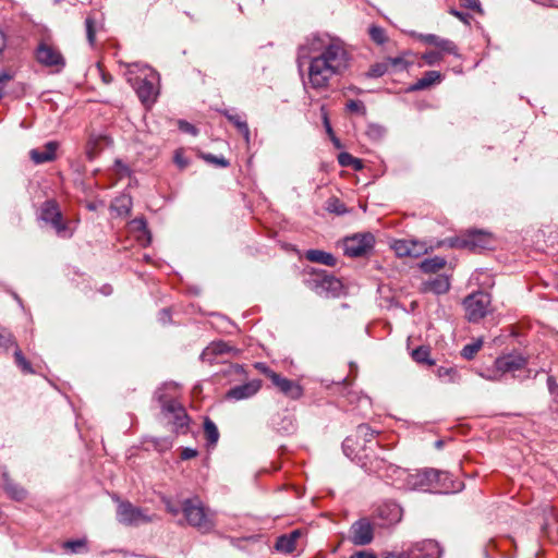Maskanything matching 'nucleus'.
I'll return each instance as SVG.
<instances>
[{
    "mask_svg": "<svg viewBox=\"0 0 558 558\" xmlns=\"http://www.w3.org/2000/svg\"><path fill=\"white\" fill-rule=\"evenodd\" d=\"M114 166L118 169L117 171L120 175H125L129 173V168L121 160L117 159Z\"/></svg>",
    "mask_w": 558,
    "mask_h": 558,
    "instance_id": "obj_56",
    "label": "nucleus"
},
{
    "mask_svg": "<svg viewBox=\"0 0 558 558\" xmlns=\"http://www.w3.org/2000/svg\"><path fill=\"white\" fill-rule=\"evenodd\" d=\"M155 398L160 404L161 414L173 425L175 433H184L190 421L184 407L177 399L167 397L163 388L155 392Z\"/></svg>",
    "mask_w": 558,
    "mask_h": 558,
    "instance_id": "obj_3",
    "label": "nucleus"
},
{
    "mask_svg": "<svg viewBox=\"0 0 558 558\" xmlns=\"http://www.w3.org/2000/svg\"><path fill=\"white\" fill-rule=\"evenodd\" d=\"M262 388L260 379H252L243 385L234 386L228 390L226 397L233 400H243L253 397Z\"/></svg>",
    "mask_w": 558,
    "mask_h": 558,
    "instance_id": "obj_18",
    "label": "nucleus"
},
{
    "mask_svg": "<svg viewBox=\"0 0 558 558\" xmlns=\"http://www.w3.org/2000/svg\"><path fill=\"white\" fill-rule=\"evenodd\" d=\"M0 345L5 348V349H9L12 345H14L15 348L17 347L16 345V341H15L14 337L11 333L3 335V338L0 341Z\"/></svg>",
    "mask_w": 558,
    "mask_h": 558,
    "instance_id": "obj_50",
    "label": "nucleus"
},
{
    "mask_svg": "<svg viewBox=\"0 0 558 558\" xmlns=\"http://www.w3.org/2000/svg\"><path fill=\"white\" fill-rule=\"evenodd\" d=\"M305 257L312 263H318L326 266L332 267L337 264V259L332 254L320 250H308L305 253Z\"/></svg>",
    "mask_w": 558,
    "mask_h": 558,
    "instance_id": "obj_29",
    "label": "nucleus"
},
{
    "mask_svg": "<svg viewBox=\"0 0 558 558\" xmlns=\"http://www.w3.org/2000/svg\"><path fill=\"white\" fill-rule=\"evenodd\" d=\"M310 287L318 295L329 298L337 296L340 293L342 283L338 278L328 274L326 270H318L313 272Z\"/></svg>",
    "mask_w": 558,
    "mask_h": 558,
    "instance_id": "obj_9",
    "label": "nucleus"
},
{
    "mask_svg": "<svg viewBox=\"0 0 558 558\" xmlns=\"http://www.w3.org/2000/svg\"><path fill=\"white\" fill-rule=\"evenodd\" d=\"M7 46V37L5 34L0 29V52L4 50Z\"/></svg>",
    "mask_w": 558,
    "mask_h": 558,
    "instance_id": "obj_59",
    "label": "nucleus"
},
{
    "mask_svg": "<svg viewBox=\"0 0 558 558\" xmlns=\"http://www.w3.org/2000/svg\"><path fill=\"white\" fill-rule=\"evenodd\" d=\"M448 478V473L435 469H425L410 473L405 477V485L409 489L427 490L439 488L438 484Z\"/></svg>",
    "mask_w": 558,
    "mask_h": 558,
    "instance_id": "obj_7",
    "label": "nucleus"
},
{
    "mask_svg": "<svg viewBox=\"0 0 558 558\" xmlns=\"http://www.w3.org/2000/svg\"><path fill=\"white\" fill-rule=\"evenodd\" d=\"M204 434L209 446H215L219 439V432L216 424L208 417L204 421Z\"/></svg>",
    "mask_w": 558,
    "mask_h": 558,
    "instance_id": "obj_33",
    "label": "nucleus"
},
{
    "mask_svg": "<svg viewBox=\"0 0 558 558\" xmlns=\"http://www.w3.org/2000/svg\"><path fill=\"white\" fill-rule=\"evenodd\" d=\"M450 14H452L456 17H458L460 21H462L464 23H469L470 15L468 13L458 11L456 9H451L450 10Z\"/></svg>",
    "mask_w": 558,
    "mask_h": 558,
    "instance_id": "obj_55",
    "label": "nucleus"
},
{
    "mask_svg": "<svg viewBox=\"0 0 558 558\" xmlns=\"http://www.w3.org/2000/svg\"><path fill=\"white\" fill-rule=\"evenodd\" d=\"M86 542L84 539H73L68 541L63 544L65 549H69L71 553H77L81 548H84Z\"/></svg>",
    "mask_w": 558,
    "mask_h": 558,
    "instance_id": "obj_47",
    "label": "nucleus"
},
{
    "mask_svg": "<svg viewBox=\"0 0 558 558\" xmlns=\"http://www.w3.org/2000/svg\"><path fill=\"white\" fill-rule=\"evenodd\" d=\"M441 550L437 542L425 539L416 543L410 550L401 553L397 558H440Z\"/></svg>",
    "mask_w": 558,
    "mask_h": 558,
    "instance_id": "obj_14",
    "label": "nucleus"
},
{
    "mask_svg": "<svg viewBox=\"0 0 558 558\" xmlns=\"http://www.w3.org/2000/svg\"><path fill=\"white\" fill-rule=\"evenodd\" d=\"M459 1L462 7H465L468 9L474 10V9L478 8V3L476 0H459Z\"/></svg>",
    "mask_w": 558,
    "mask_h": 558,
    "instance_id": "obj_57",
    "label": "nucleus"
},
{
    "mask_svg": "<svg viewBox=\"0 0 558 558\" xmlns=\"http://www.w3.org/2000/svg\"><path fill=\"white\" fill-rule=\"evenodd\" d=\"M117 519L125 525H140L153 521V518L147 515L143 509L133 506L130 501H119Z\"/></svg>",
    "mask_w": 558,
    "mask_h": 558,
    "instance_id": "obj_12",
    "label": "nucleus"
},
{
    "mask_svg": "<svg viewBox=\"0 0 558 558\" xmlns=\"http://www.w3.org/2000/svg\"><path fill=\"white\" fill-rule=\"evenodd\" d=\"M204 159L215 166H218V167H221V168H227L229 167L230 162L229 160H227L225 157H217L215 155H211V154H207L204 156Z\"/></svg>",
    "mask_w": 558,
    "mask_h": 558,
    "instance_id": "obj_45",
    "label": "nucleus"
},
{
    "mask_svg": "<svg viewBox=\"0 0 558 558\" xmlns=\"http://www.w3.org/2000/svg\"><path fill=\"white\" fill-rule=\"evenodd\" d=\"M411 356L418 364H425L427 366L435 364L434 360L430 359V349L425 345H421L414 349L411 353Z\"/></svg>",
    "mask_w": 558,
    "mask_h": 558,
    "instance_id": "obj_32",
    "label": "nucleus"
},
{
    "mask_svg": "<svg viewBox=\"0 0 558 558\" xmlns=\"http://www.w3.org/2000/svg\"><path fill=\"white\" fill-rule=\"evenodd\" d=\"M371 39L377 45H383L387 41L386 32L383 27L372 25L368 29Z\"/></svg>",
    "mask_w": 558,
    "mask_h": 558,
    "instance_id": "obj_40",
    "label": "nucleus"
},
{
    "mask_svg": "<svg viewBox=\"0 0 558 558\" xmlns=\"http://www.w3.org/2000/svg\"><path fill=\"white\" fill-rule=\"evenodd\" d=\"M269 379L279 392L291 400H299L303 396V388L295 380L283 377L278 373H270Z\"/></svg>",
    "mask_w": 558,
    "mask_h": 558,
    "instance_id": "obj_15",
    "label": "nucleus"
},
{
    "mask_svg": "<svg viewBox=\"0 0 558 558\" xmlns=\"http://www.w3.org/2000/svg\"><path fill=\"white\" fill-rule=\"evenodd\" d=\"M85 29L88 44L94 46L96 41V20L94 16L88 15L85 19Z\"/></svg>",
    "mask_w": 558,
    "mask_h": 558,
    "instance_id": "obj_38",
    "label": "nucleus"
},
{
    "mask_svg": "<svg viewBox=\"0 0 558 558\" xmlns=\"http://www.w3.org/2000/svg\"><path fill=\"white\" fill-rule=\"evenodd\" d=\"M233 351V348L230 347L225 341H214L208 347L204 349L202 352L201 359L208 363H214L215 357L218 355H222Z\"/></svg>",
    "mask_w": 558,
    "mask_h": 558,
    "instance_id": "obj_25",
    "label": "nucleus"
},
{
    "mask_svg": "<svg viewBox=\"0 0 558 558\" xmlns=\"http://www.w3.org/2000/svg\"><path fill=\"white\" fill-rule=\"evenodd\" d=\"M328 209L330 211H335L337 214H342L344 213V206L342 204H340V202L335 198L332 199L330 203H329V206H328Z\"/></svg>",
    "mask_w": 558,
    "mask_h": 558,
    "instance_id": "obj_51",
    "label": "nucleus"
},
{
    "mask_svg": "<svg viewBox=\"0 0 558 558\" xmlns=\"http://www.w3.org/2000/svg\"><path fill=\"white\" fill-rule=\"evenodd\" d=\"M11 76L7 74L5 72H0V84L9 81Z\"/></svg>",
    "mask_w": 558,
    "mask_h": 558,
    "instance_id": "obj_62",
    "label": "nucleus"
},
{
    "mask_svg": "<svg viewBox=\"0 0 558 558\" xmlns=\"http://www.w3.org/2000/svg\"><path fill=\"white\" fill-rule=\"evenodd\" d=\"M441 80L442 75L439 71H427L409 89L411 92L427 89L433 85L439 84Z\"/></svg>",
    "mask_w": 558,
    "mask_h": 558,
    "instance_id": "obj_28",
    "label": "nucleus"
},
{
    "mask_svg": "<svg viewBox=\"0 0 558 558\" xmlns=\"http://www.w3.org/2000/svg\"><path fill=\"white\" fill-rule=\"evenodd\" d=\"M442 446H444V441H442V440H437V441L435 442V447H436L437 449L442 448Z\"/></svg>",
    "mask_w": 558,
    "mask_h": 558,
    "instance_id": "obj_64",
    "label": "nucleus"
},
{
    "mask_svg": "<svg viewBox=\"0 0 558 558\" xmlns=\"http://www.w3.org/2000/svg\"><path fill=\"white\" fill-rule=\"evenodd\" d=\"M221 113L238 129V131L243 135L245 142L250 143L251 132L245 117L228 109L222 110Z\"/></svg>",
    "mask_w": 558,
    "mask_h": 558,
    "instance_id": "obj_27",
    "label": "nucleus"
},
{
    "mask_svg": "<svg viewBox=\"0 0 558 558\" xmlns=\"http://www.w3.org/2000/svg\"><path fill=\"white\" fill-rule=\"evenodd\" d=\"M112 144V140L105 134L92 135L86 144V156L94 160L100 151Z\"/></svg>",
    "mask_w": 558,
    "mask_h": 558,
    "instance_id": "obj_22",
    "label": "nucleus"
},
{
    "mask_svg": "<svg viewBox=\"0 0 558 558\" xmlns=\"http://www.w3.org/2000/svg\"><path fill=\"white\" fill-rule=\"evenodd\" d=\"M338 161L342 167H353L354 169H360L362 167L361 160L349 153L339 154Z\"/></svg>",
    "mask_w": 558,
    "mask_h": 558,
    "instance_id": "obj_39",
    "label": "nucleus"
},
{
    "mask_svg": "<svg viewBox=\"0 0 558 558\" xmlns=\"http://www.w3.org/2000/svg\"><path fill=\"white\" fill-rule=\"evenodd\" d=\"M389 70L387 60L385 62L376 63L372 65L367 72L369 77H380Z\"/></svg>",
    "mask_w": 558,
    "mask_h": 558,
    "instance_id": "obj_41",
    "label": "nucleus"
},
{
    "mask_svg": "<svg viewBox=\"0 0 558 558\" xmlns=\"http://www.w3.org/2000/svg\"><path fill=\"white\" fill-rule=\"evenodd\" d=\"M324 124H325V126H326V131H327V133H328L329 135L333 136L332 128H331V125H330V123H329V120H328V118H327L326 116H325V118H324Z\"/></svg>",
    "mask_w": 558,
    "mask_h": 558,
    "instance_id": "obj_60",
    "label": "nucleus"
},
{
    "mask_svg": "<svg viewBox=\"0 0 558 558\" xmlns=\"http://www.w3.org/2000/svg\"><path fill=\"white\" fill-rule=\"evenodd\" d=\"M163 502L166 505L167 511L172 515H178L182 511L181 507L173 505L170 499H163Z\"/></svg>",
    "mask_w": 558,
    "mask_h": 558,
    "instance_id": "obj_52",
    "label": "nucleus"
},
{
    "mask_svg": "<svg viewBox=\"0 0 558 558\" xmlns=\"http://www.w3.org/2000/svg\"><path fill=\"white\" fill-rule=\"evenodd\" d=\"M366 135L373 142H379L386 135V129L379 124H368L366 129Z\"/></svg>",
    "mask_w": 558,
    "mask_h": 558,
    "instance_id": "obj_36",
    "label": "nucleus"
},
{
    "mask_svg": "<svg viewBox=\"0 0 558 558\" xmlns=\"http://www.w3.org/2000/svg\"><path fill=\"white\" fill-rule=\"evenodd\" d=\"M375 236L371 232L348 236L343 242L344 254L349 257L366 256L374 247Z\"/></svg>",
    "mask_w": 558,
    "mask_h": 558,
    "instance_id": "obj_10",
    "label": "nucleus"
},
{
    "mask_svg": "<svg viewBox=\"0 0 558 558\" xmlns=\"http://www.w3.org/2000/svg\"><path fill=\"white\" fill-rule=\"evenodd\" d=\"M374 537V529L368 519L362 518L354 522L350 529V539L354 545L364 546Z\"/></svg>",
    "mask_w": 558,
    "mask_h": 558,
    "instance_id": "obj_16",
    "label": "nucleus"
},
{
    "mask_svg": "<svg viewBox=\"0 0 558 558\" xmlns=\"http://www.w3.org/2000/svg\"><path fill=\"white\" fill-rule=\"evenodd\" d=\"M342 450L348 458L356 461L366 472L377 473L383 469L384 459H379L368 452H373L374 448L372 446H364L362 449L356 450V441L353 437H347L343 440Z\"/></svg>",
    "mask_w": 558,
    "mask_h": 558,
    "instance_id": "obj_4",
    "label": "nucleus"
},
{
    "mask_svg": "<svg viewBox=\"0 0 558 558\" xmlns=\"http://www.w3.org/2000/svg\"><path fill=\"white\" fill-rule=\"evenodd\" d=\"M36 61L43 66L53 69L56 73L61 72L66 64L65 58L58 46L47 39L38 43L35 49Z\"/></svg>",
    "mask_w": 558,
    "mask_h": 558,
    "instance_id": "obj_5",
    "label": "nucleus"
},
{
    "mask_svg": "<svg viewBox=\"0 0 558 558\" xmlns=\"http://www.w3.org/2000/svg\"><path fill=\"white\" fill-rule=\"evenodd\" d=\"M418 38L425 44L437 47L440 53L459 56L457 45L450 39L441 38L435 34H420Z\"/></svg>",
    "mask_w": 558,
    "mask_h": 558,
    "instance_id": "obj_21",
    "label": "nucleus"
},
{
    "mask_svg": "<svg viewBox=\"0 0 558 558\" xmlns=\"http://www.w3.org/2000/svg\"><path fill=\"white\" fill-rule=\"evenodd\" d=\"M174 163L179 167V169H185L189 166V160L184 156L182 149H177L173 158Z\"/></svg>",
    "mask_w": 558,
    "mask_h": 558,
    "instance_id": "obj_49",
    "label": "nucleus"
},
{
    "mask_svg": "<svg viewBox=\"0 0 558 558\" xmlns=\"http://www.w3.org/2000/svg\"><path fill=\"white\" fill-rule=\"evenodd\" d=\"M197 450L196 449H193V448H183V450L181 451V459L182 460H189V459H192V458H195L197 456Z\"/></svg>",
    "mask_w": 558,
    "mask_h": 558,
    "instance_id": "obj_54",
    "label": "nucleus"
},
{
    "mask_svg": "<svg viewBox=\"0 0 558 558\" xmlns=\"http://www.w3.org/2000/svg\"><path fill=\"white\" fill-rule=\"evenodd\" d=\"M3 489L14 500H23L26 498V490L14 483L8 474H3Z\"/></svg>",
    "mask_w": 558,
    "mask_h": 558,
    "instance_id": "obj_30",
    "label": "nucleus"
},
{
    "mask_svg": "<svg viewBox=\"0 0 558 558\" xmlns=\"http://www.w3.org/2000/svg\"><path fill=\"white\" fill-rule=\"evenodd\" d=\"M299 62L308 59L307 82L305 86L322 92L329 87L330 81L341 75L349 66V53L338 38L314 36L310 47L299 48Z\"/></svg>",
    "mask_w": 558,
    "mask_h": 558,
    "instance_id": "obj_1",
    "label": "nucleus"
},
{
    "mask_svg": "<svg viewBox=\"0 0 558 558\" xmlns=\"http://www.w3.org/2000/svg\"><path fill=\"white\" fill-rule=\"evenodd\" d=\"M441 53L440 51H426L422 54V59L428 64L434 65L437 64L441 60Z\"/></svg>",
    "mask_w": 558,
    "mask_h": 558,
    "instance_id": "obj_43",
    "label": "nucleus"
},
{
    "mask_svg": "<svg viewBox=\"0 0 558 558\" xmlns=\"http://www.w3.org/2000/svg\"><path fill=\"white\" fill-rule=\"evenodd\" d=\"M302 535L300 530H294L289 534L279 536L276 541L275 548L284 554H291L296 548V541Z\"/></svg>",
    "mask_w": 558,
    "mask_h": 558,
    "instance_id": "obj_26",
    "label": "nucleus"
},
{
    "mask_svg": "<svg viewBox=\"0 0 558 558\" xmlns=\"http://www.w3.org/2000/svg\"><path fill=\"white\" fill-rule=\"evenodd\" d=\"M444 243L453 248H466L464 234L447 239Z\"/></svg>",
    "mask_w": 558,
    "mask_h": 558,
    "instance_id": "obj_46",
    "label": "nucleus"
},
{
    "mask_svg": "<svg viewBox=\"0 0 558 558\" xmlns=\"http://www.w3.org/2000/svg\"><path fill=\"white\" fill-rule=\"evenodd\" d=\"M436 375L439 379L447 383H456L459 379V375L456 368L440 366L436 369Z\"/></svg>",
    "mask_w": 558,
    "mask_h": 558,
    "instance_id": "obj_34",
    "label": "nucleus"
},
{
    "mask_svg": "<svg viewBox=\"0 0 558 558\" xmlns=\"http://www.w3.org/2000/svg\"><path fill=\"white\" fill-rule=\"evenodd\" d=\"M351 558H376V557L372 554L357 553V554L353 555Z\"/></svg>",
    "mask_w": 558,
    "mask_h": 558,
    "instance_id": "obj_61",
    "label": "nucleus"
},
{
    "mask_svg": "<svg viewBox=\"0 0 558 558\" xmlns=\"http://www.w3.org/2000/svg\"><path fill=\"white\" fill-rule=\"evenodd\" d=\"M450 289V279L445 275H437L422 283L423 292H433L435 294L447 293Z\"/></svg>",
    "mask_w": 558,
    "mask_h": 558,
    "instance_id": "obj_24",
    "label": "nucleus"
},
{
    "mask_svg": "<svg viewBox=\"0 0 558 558\" xmlns=\"http://www.w3.org/2000/svg\"><path fill=\"white\" fill-rule=\"evenodd\" d=\"M490 303L492 299L488 293L478 291L468 295L463 301L468 320L478 323L483 319L489 311Z\"/></svg>",
    "mask_w": 558,
    "mask_h": 558,
    "instance_id": "obj_8",
    "label": "nucleus"
},
{
    "mask_svg": "<svg viewBox=\"0 0 558 558\" xmlns=\"http://www.w3.org/2000/svg\"><path fill=\"white\" fill-rule=\"evenodd\" d=\"M255 367L260 371L263 374H265L269 378L270 373H276L275 371L270 369L267 365L264 363H257Z\"/></svg>",
    "mask_w": 558,
    "mask_h": 558,
    "instance_id": "obj_58",
    "label": "nucleus"
},
{
    "mask_svg": "<svg viewBox=\"0 0 558 558\" xmlns=\"http://www.w3.org/2000/svg\"><path fill=\"white\" fill-rule=\"evenodd\" d=\"M40 218L50 223L56 230L57 234L61 238H71L73 235V228L69 221L63 219L59 205L53 199L46 201L40 209Z\"/></svg>",
    "mask_w": 558,
    "mask_h": 558,
    "instance_id": "obj_6",
    "label": "nucleus"
},
{
    "mask_svg": "<svg viewBox=\"0 0 558 558\" xmlns=\"http://www.w3.org/2000/svg\"><path fill=\"white\" fill-rule=\"evenodd\" d=\"M526 359L518 353H510L502 356H499L495 361V367L497 372L501 374L512 373L514 374L518 371H522L525 368ZM515 377V375H513Z\"/></svg>",
    "mask_w": 558,
    "mask_h": 558,
    "instance_id": "obj_17",
    "label": "nucleus"
},
{
    "mask_svg": "<svg viewBox=\"0 0 558 558\" xmlns=\"http://www.w3.org/2000/svg\"><path fill=\"white\" fill-rule=\"evenodd\" d=\"M466 242V250L476 252L488 248L492 244V236L489 233L482 230H469L464 233Z\"/></svg>",
    "mask_w": 558,
    "mask_h": 558,
    "instance_id": "obj_19",
    "label": "nucleus"
},
{
    "mask_svg": "<svg viewBox=\"0 0 558 558\" xmlns=\"http://www.w3.org/2000/svg\"><path fill=\"white\" fill-rule=\"evenodd\" d=\"M375 430H373L368 425L366 424H361L357 426L356 428V435L357 437H362L364 439L365 442H372L374 436H375Z\"/></svg>",
    "mask_w": 558,
    "mask_h": 558,
    "instance_id": "obj_42",
    "label": "nucleus"
},
{
    "mask_svg": "<svg viewBox=\"0 0 558 558\" xmlns=\"http://www.w3.org/2000/svg\"><path fill=\"white\" fill-rule=\"evenodd\" d=\"M390 247L398 257L417 258L427 253L428 248L425 243L416 240L400 239L395 240Z\"/></svg>",
    "mask_w": 558,
    "mask_h": 558,
    "instance_id": "obj_13",
    "label": "nucleus"
},
{
    "mask_svg": "<svg viewBox=\"0 0 558 558\" xmlns=\"http://www.w3.org/2000/svg\"><path fill=\"white\" fill-rule=\"evenodd\" d=\"M347 109L350 112H356V113H360V114H365L366 113L365 105L361 100H353V99L349 100L348 104H347Z\"/></svg>",
    "mask_w": 558,
    "mask_h": 558,
    "instance_id": "obj_44",
    "label": "nucleus"
},
{
    "mask_svg": "<svg viewBox=\"0 0 558 558\" xmlns=\"http://www.w3.org/2000/svg\"><path fill=\"white\" fill-rule=\"evenodd\" d=\"M170 318V314L168 310H162L161 312V319L166 322V319Z\"/></svg>",
    "mask_w": 558,
    "mask_h": 558,
    "instance_id": "obj_63",
    "label": "nucleus"
},
{
    "mask_svg": "<svg viewBox=\"0 0 558 558\" xmlns=\"http://www.w3.org/2000/svg\"><path fill=\"white\" fill-rule=\"evenodd\" d=\"M179 128L181 131L191 133L193 135L197 133L196 128L186 121H179Z\"/></svg>",
    "mask_w": 558,
    "mask_h": 558,
    "instance_id": "obj_53",
    "label": "nucleus"
},
{
    "mask_svg": "<svg viewBox=\"0 0 558 558\" xmlns=\"http://www.w3.org/2000/svg\"><path fill=\"white\" fill-rule=\"evenodd\" d=\"M387 62L389 68L396 70H405L408 68V62L402 57L388 58Z\"/></svg>",
    "mask_w": 558,
    "mask_h": 558,
    "instance_id": "obj_48",
    "label": "nucleus"
},
{
    "mask_svg": "<svg viewBox=\"0 0 558 558\" xmlns=\"http://www.w3.org/2000/svg\"><path fill=\"white\" fill-rule=\"evenodd\" d=\"M144 70L148 73H146L144 77L136 78L135 90L140 100L145 106H150L156 101L158 95L155 84V81H157V73L148 66H144Z\"/></svg>",
    "mask_w": 558,
    "mask_h": 558,
    "instance_id": "obj_11",
    "label": "nucleus"
},
{
    "mask_svg": "<svg viewBox=\"0 0 558 558\" xmlns=\"http://www.w3.org/2000/svg\"><path fill=\"white\" fill-rule=\"evenodd\" d=\"M181 510L187 524L202 533H208L215 527L214 513L198 497L184 499L181 502Z\"/></svg>",
    "mask_w": 558,
    "mask_h": 558,
    "instance_id": "obj_2",
    "label": "nucleus"
},
{
    "mask_svg": "<svg viewBox=\"0 0 558 558\" xmlns=\"http://www.w3.org/2000/svg\"><path fill=\"white\" fill-rule=\"evenodd\" d=\"M376 515L383 521V524L390 525L401 520L402 509L393 501H386L378 506Z\"/></svg>",
    "mask_w": 558,
    "mask_h": 558,
    "instance_id": "obj_20",
    "label": "nucleus"
},
{
    "mask_svg": "<svg viewBox=\"0 0 558 558\" xmlns=\"http://www.w3.org/2000/svg\"><path fill=\"white\" fill-rule=\"evenodd\" d=\"M447 264L446 258L440 256H434L430 258H425L420 263V269L425 274H436L440 269L445 268Z\"/></svg>",
    "mask_w": 558,
    "mask_h": 558,
    "instance_id": "obj_31",
    "label": "nucleus"
},
{
    "mask_svg": "<svg viewBox=\"0 0 558 558\" xmlns=\"http://www.w3.org/2000/svg\"><path fill=\"white\" fill-rule=\"evenodd\" d=\"M14 361L17 367L22 369L23 373L33 374L34 369L32 364L25 359L22 351L16 347L14 351Z\"/></svg>",
    "mask_w": 558,
    "mask_h": 558,
    "instance_id": "obj_37",
    "label": "nucleus"
},
{
    "mask_svg": "<svg viewBox=\"0 0 558 558\" xmlns=\"http://www.w3.org/2000/svg\"><path fill=\"white\" fill-rule=\"evenodd\" d=\"M58 148L57 142H48L43 148H35L29 151V157L36 165L49 162L56 159Z\"/></svg>",
    "mask_w": 558,
    "mask_h": 558,
    "instance_id": "obj_23",
    "label": "nucleus"
},
{
    "mask_svg": "<svg viewBox=\"0 0 558 558\" xmlns=\"http://www.w3.org/2000/svg\"><path fill=\"white\" fill-rule=\"evenodd\" d=\"M482 345H483L482 339H477L474 342L464 345L461 351V356L469 361L472 360L477 354V352L481 350Z\"/></svg>",
    "mask_w": 558,
    "mask_h": 558,
    "instance_id": "obj_35",
    "label": "nucleus"
}]
</instances>
